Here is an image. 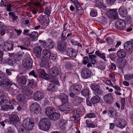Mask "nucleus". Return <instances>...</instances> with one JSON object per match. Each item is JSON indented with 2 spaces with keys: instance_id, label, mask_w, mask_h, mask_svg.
Returning a JSON list of instances; mask_svg holds the SVG:
<instances>
[{
  "instance_id": "1",
  "label": "nucleus",
  "mask_w": 133,
  "mask_h": 133,
  "mask_svg": "<svg viewBox=\"0 0 133 133\" xmlns=\"http://www.w3.org/2000/svg\"><path fill=\"white\" fill-rule=\"evenodd\" d=\"M39 129L44 131L49 130L51 127L49 119L47 118H44L41 119L38 123Z\"/></svg>"
},
{
  "instance_id": "2",
  "label": "nucleus",
  "mask_w": 133,
  "mask_h": 133,
  "mask_svg": "<svg viewBox=\"0 0 133 133\" xmlns=\"http://www.w3.org/2000/svg\"><path fill=\"white\" fill-rule=\"evenodd\" d=\"M82 89L81 85L76 86H70L69 88V95L71 97H73L74 95L80 93V91Z\"/></svg>"
},
{
  "instance_id": "3",
  "label": "nucleus",
  "mask_w": 133,
  "mask_h": 133,
  "mask_svg": "<svg viewBox=\"0 0 133 133\" xmlns=\"http://www.w3.org/2000/svg\"><path fill=\"white\" fill-rule=\"evenodd\" d=\"M9 101L6 99H2L0 101V105L1 108V110L4 111H8L9 109L13 110L14 107L12 105H10Z\"/></svg>"
},
{
  "instance_id": "4",
  "label": "nucleus",
  "mask_w": 133,
  "mask_h": 133,
  "mask_svg": "<svg viewBox=\"0 0 133 133\" xmlns=\"http://www.w3.org/2000/svg\"><path fill=\"white\" fill-rule=\"evenodd\" d=\"M34 123L32 119L29 118L25 119L23 122V127L26 128L28 130H32L34 126Z\"/></svg>"
},
{
  "instance_id": "5",
  "label": "nucleus",
  "mask_w": 133,
  "mask_h": 133,
  "mask_svg": "<svg viewBox=\"0 0 133 133\" xmlns=\"http://www.w3.org/2000/svg\"><path fill=\"white\" fill-rule=\"evenodd\" d=\"M114 124L115 126L123 129L127 125V123L124 119L117 118L116 119Z\"/></svg>"
},
{
  "instance_id": "6",
  "label": "nucleus",
  "mask_w": 133,
  "mask_h": 133,
  "mask_svg": "<svg viewBox=\"0 0 133 133\" xmlns=\"http://www.w3.org/2000/svg\"><path fill=\"white\" fill-rule=\"evenodd\" d=\"M117 9H112L108 10L107 13L108 18L112 19H117L118 18V15L117 12Z\"/></svg>"
},
{
  "instance_id": "7",
  "label": "nucleus",
  "mask_w": 133,
  "mask_h": 133,
  "mask_svg": "<svg viewBox=\"0 0 133 133\" xmlns=\"http://www.w3.org/2000/svg\"><path fill=\"white\" fill-rule=\"evenodd\" d=\"M30 109L31 111L36 114H38L41 112V107L37 102L32 103L31 105Z\"/></svg>"
},
{
  "instance_id": "8",
  "label": "nucleus",
  "mask_w": 133,
  "mask_h": 133,
  "mask_svg": "<svg viewBox=\"0 0 133 133\" xmlns=\"http://www.w3.org/2000/svg\"><path fill=\"white\" fill-rule=\"evenodd\" d=\"M9 122L14 125L18 124L19 123L18 116L16 114H11L9 117Z\"/></svg>"
},
{
  "instance_id": "9",
  "label": "nucleus",
  "mask_w": 133,
  "mask_h": 133,
  "mask_svg": "<svg viewBox=\"0 0 133 133\" xmlns=\"http://www.w3.org/2000/svg\"><path fill=\"white\" fill-rule=\"evenodd\" d=\"M116 28L118 30H123L126 28L125 22L122 19H119L116 23Z\"/></svg>"
},
{
  "instance_id": "10",
  "label": "nucleus",
  "mask_w": 133,
  "mask_h": 133,
  "mask_svg": "<svg viewBox=\"0 0 133 133\" xmlns=\"http://www.w3.org/2000/svg\"><path fill=\"white\" fill-rule=\"evenodd\" d=\"M104 102L108 104H111L113 102L114 99L111 93H109L105 95L103 98Z\"/></svg>"
},
{
  "instance_id": "11",
  "label": "nucleus",
  "mask_w": 133,
  "mask_h": 133,
  "mask_svg": "<svg viewBox=\"0 0 133 133\" xmlns=\"http://www.w3.org/2000/svg\"><path fill=\"white\" fill-rule=\"evenodd\" d=\"M43 97V93L41 91H37L34 94L33 97V99L37 101L41 100Z\"/></svg>"
},
{
  "instance_id": "12",
  "label": "nucleus",
  "mask_w": 133,
  "mask_h": 133,
  "mask_svg": "<svg viewBox=\"0 0 133 133\" xmlns=\"http://www.w3.org/2000/svg\"><path fill=\"white\" fill-rule=\"evenodd\" d=\"M4 62L11 66H15L16 64V60L15 57L14 56L11 58L7 59L4 61Z\"/></svg>"
},
{
  "instance_id": "13",
  "label": "nucleus",
  "mask_w": 133,
  "mask_h": 133,
  "mask_svg": "<svg viewBox=\"0 0 133 133\" xmlns=\"http://www.w3.org/2000/svg\"><path fill=\"white\" fill-rule=\"evenodd\" d=\"M118 11L119 15L122 17H125L127 16V10L125 7L123 6H121L119 8Z\"/></svg>"
},
{
  "instance_id": "14",
  "label": "nucleus",
  "mask_w": 133,
  "mask_h": 133,
  "mask_svg": "<svg viewBox=\"0 0 133 133\" xmlns=\"http://www.w3.org/2000/svg\"><path fill=\"white\" fill-rule=\"evenodd\" d=\"M66 52L68 56L73 58H75L77 54L76 51L71 48L67 49Z\"/></svg>"
},
{
  "instance_id": "15",
  "label": "nucleus",
  "mask_w": 133,
  "mask_h": 133,
  "mask_svg": "<svg viewBox=\"0 0 133 133\" xmlns=\"http://www.w3.org/2000/svg\"><path fill=\"white\" fill-rule=\"evenodd\" d=\"M39 41L41 43H42L44 45V48H47L49 49H51L53 48L54 46V43L51 40H49V41L47 43H45L43 42L42 41L39 40Z\"/></svg>"
},
{
  "instance_id": "16",
  "label": "nucleus",
  "mask_w": 133,
  "mask_h": 133,
  "mask_svg": "<svg viewBox=\"0 0 133 133\" xmlns=\"http://www.w3.org/2000/svg\"><path fill=\"white\" fill-rule=\"evenodd\" d=\"M66 43L65 41H62L58 44V48L61 52H64L66 48Z\"/></svg>"
},
{
  "instance_id": "17",
  "label": "nucleus",
  "mask_w": 133,
  "mask_h": 133,
  "mask_svg": "<svg viewBox=\"0 0 133 133\" xmlns=\"http://www.w3.org/2000/svg\"><path fill=\"white\" fill-rule=\"evenodd\" d=\"M50 73L51 77H55L58 75L59 71L57 67H54L50 69Z\"/></svg>"
},
{
  "instance_id": "18",
  "label": "nucleus",
  "mask_w": 133,
  "mask_h": 133,
  "mask_svg": "<svg viewBox=\"0 0 133 133\" xmlns=\"http://www.w3.org/2000/svg\"><path fill=\"white\" fill-rule=\"evenodd\" d=\"M40 77L43 78L48 79L49 78V75L45 72L44 70L41 69H39L38 71Z\"/></svg>"
},
{
  "instance_id": "19",
  "label": "nucleus",
  "mask_w": 133,
  "mask_h": 133,
  "mask_svg": "<svg viewBox=\"0 0 133 133\" xmlns=\"http://www.w3.org/2000/svg\"><path fill=\"white\" fill-rule=\"evenodd\" d=\"M59 98L63 104H65L68 101V96L64 93L61 94L59 96Z\"/></svg>"
},
{
  "instance_id": "20",
  "label": "nucleus",
  "mask_w": 133,
  "mask_h": 133,
  "mask_svg": "<svg viewBox=\"0 0 133 133\" xmlns=\"http://www.w3.org/2000/svg\"><path fill=\"white\" fill-rule=\"evenodd\" d=\"M81 75L84 78H87L90 76V71L88 68H85L82 71Z\"/></svg>"
},
{
  "instance_id": "21",
  "label": "nucleus",
  "mask_w": 133,
  "mask_h": 133,
  "mask_svg": "<svg viewBox=\"0 0 133 133\" xmlns=\"http://www.w3.org/2000/svg\"><path fill=\"white\" fill-rule=\"evenodd\" d=\"M55 110V108L51 107L49 106L46 107L45 109V112L48 116H49Z\"/></svg>"
},
{
  "instance_id": "22",
  "label": "nucleus",
  "mask_w": 133,
  "mask_h": 133,
  "mask_svg": "<svg viewBox=\"0 0 133 133\" xmlns=\"http://www.w3.org/2000/svg\"><path fill=\"white\" fill-rule=\"evenodd\" d=\"M95 54L98 56L102 59L104 61H106L107 59L106 58L105 53L102 52V51L100 52L99 50L96 51L95 52Z\"/></svg>"
},
{
  "instance_id": "23",
  "label": "nucleus",
  "mask_w": 133,
  "mask_h": 133,
  "mask_svg": "<svg viewBox=\"0 0 133 133\" xmlns=\"http://www.w3.org/2000/svg\"><path fill=\"white\" fill-rule=\"evenodd\" d=\"M42 50V49L39 46L34 47L33 49L34 54L38 57H40Z\"/></svg>"
},
{
  "instance_id": "24",
  "label": "nucleus",
  "mask_w": 133,
  "mask_h": 133,
  "mask_svg": "<svg viewBox=\"0 0 133 133\" xmlns=\"http://www.w3.org/2000/svg\"><path fill=\"white\" fill-rule=\"evenodd\" d=\"M51 52L49 50H44L42 51V57L43 58L48 59L50 57Z\"/></svg>"
},
{
  "instance_id": "25",
  "label": "nucleus",
  "mask_w": 133,
  "mask_h": 133,
  "mask_svg": "<svg viewBox=\"0 0 133 133\" xmlns=\"http://www.w3.org/2000/svg\"><path fill=\"white\" fill-rule=\"evenodd\" d=\"M31 40H30V39L28 37H26L24 38L22 40V43L24 44V45L25 46H29L30 45L32 46L33 45L32 44Z\"/></svg>"
},
{
  "instance_id": "26",
  "label": "nucleus",
  "mask_w": 133,
  "mask_h": 133,
  "mask_svg": "<svg viewBox=\"0 0 133 133\" xmlns=\"http://www.w3.org/2000/svg\"><path fill=\"white\" fill-rule=\"evenodd\" d=\"M26 78L24 76L20 77L18 80V83L19 86L22 87L26 85Z\"/></svg>"
},
{
  "instance_id": "27",
  "label": "nucleus",
  "mask_w": 133,
  "mask_h": 133,
  "mask_svg": "<svg viewBox=\"0 0 133 133\" xmlns=\"http://www.w3.org/2000/svg\"><path fill=\"white\" fill-rule=\"evenodd\" d=\"M59 109L62 111H69L71 109L70 106H67L64 104L60 106L59 107Z\"/></svg>"
},
{
  "instance_id": "28",
  "label": "nucleus",
  "mask_w": 133,
  "mask_h": 133,
  "mask_svg": "<svg viewBox=\"0 0 133 133\" xmlns=\"http://www.w3.org/2000/svg\"><path fill=\"white\" fill-rule=\"evenodd\" d=\"M38 33L36 31H33L30 35V37L32 38L31 42L35 41L37 40Z\"/></svg>"
},
{
  "instance_id": "29",
  "label": "nucleus",
  "mask_w": 133,
  "mask_h": 133,
  "mask_svg": "<svg viewBox=\"0 0 133 133\" xmlns=\"http://www.w3.org/2000/svg\"><path fill=\"white\" fill-rule=\"evenodd\" d=\"M85 123L86 124V127L87 128H94L97 127L96 125H95L92 123L91 120L90 119L86 120Z\"/></svg>"
},
{
  "instance_id": "30",
  "label": "nucleus",
  "mask_w": 133,
  "mask_h": 133,
  "mask_svg": "<svg viewBox=\"0 0 133 133\" xmlns=\"http://www.w3.org/2000/svg\"><path fill=\"white\" fill-rule=\"evenodd\" d=\"M117 56L119 58H123L125 57L126 55V52L123 49H121L118 51L117 53Z\"/></svg>"
},
{
  "instance_id": "31",
  "label": "nucleus",
  "mask_w": 133,
  "mask_h": 133,
  "mask_svg": "<svg viewBox=\"0 0 133 133\" xmlns=\"http://www.w3.org/2000/svg\"><path fill=\"white\" fill-rule=\"evenodd\" d=\"M91 88L95 93L98 94H99V86L97 84H92L91 85Z\"/></svg>"
},
{
  "instance_id": "32",
  "label": "nucleus",
  "mask_w": 133,
  "mask_h": 133,
  "mask_svg": "<svg viewBox=\"0 0 133 133\" xmlns=\"http://www.w3.org/2000/svg\"><path fill=\"white\" fill-rule=\"evenodd\" d=\"M32 65V62L31 59H27L24 63V66L25 68H30Z\"/></svg>"
},
{
  "instance_id": "33",
  "label": "nucleus",
  "mask_w": 133,
  "mask_h": 133,
  "mask_svg": "<svg viewBox=\"0 0 133 133\" xmlns=\"http://www.w3.org/2000/svg\"><path fill=\"white\" fill-rule=\"evenodd\" d=\"M124 47L126 50H130L132 49L133 47V44L130 41H127L125 43Z\"/></svg>"
},
{
  "instance_id": "34",
  "label": "nucleus",
  "mask_w": 133,
  "mask_h": 133,
  "mask_svg": "<svg viewBox=\"0 0 133 133\" xmlns=\"http://www.w3.org/2000/svg\"><path fill=\"white\" fill-rule=\"evenodd\" d=\"M101 98L98 96L96 95L92 97L91 98V101L93 104H96L100 101Z\"/></svg>"
},
{
  "instance_id": "35",
  "label": "nucleus",
  "mask_w": 133,
  "mask_h": 133,
  "mask_svg": "<svg viewBox=\"0 0 133 133\" xmlns=\"http://www.w3.org/2000/svg\"><path fill=\"white\" fill-rule=\"evenodd\" d=\"M60 116V115L59 114L54 112L49 116V118L51 119L56 120L58 119Z\"/></svg>"
},
{
  "instance_id": "36",
  "label": "nucleus",
  "mask_w": 133,
  "mask_h": 133,
  "mask_svg": "<svg viewBox=\"0 0 133 133\" xmlns=\"http://www.w3.org/2000/svg\"><path fill=\"white\" fill-rule=\"evenodd\" d=\"M37 20L40 22H45L46 21V17L45 15H41L38 16Z\"/></svg>"
},
{
  "instance_id": "37",
  "label": "nucleus",
  "mask_w": 133,
  "mask_h": 133,
  "mask_svg": "<svg viewBox=\"0 0 133 133\" xmlns=\"http://www.w3.org/2000/svg\"><path fill=\"white\" fill-rule=\"evenodd\" d=\"M76 9L79 15H81L83 12V9L79 4L75 6Z\"/></svg>"
},
{
  "instance_id": "38",
  "label": "nucleus",
  "mask_w": 133,
  "mask_h": 133,
  "mask_svg": "<svg viewBox=\"0 0 133 133\" xmlns=\"http://www.w3.org/2000/svg\"><path fill=\"white\" fill-rule=\"evenodd\" d=\"M13 45L12 44L9 43L8 42H6L5 43V45L4 49L6 50H10L13 48Z\"/></svg>"
},
{
  "instance_id": "39",
  "label": "nucleus",
  "mask_w": 133,
  "mask_h": 133,
  "mask_svg": "<svg viewBox=\"0 0 133 133\" xmlns=\"http://www.w3.org/2000/svg\"><path fill=\"white\" fill-rule=\"evenodd\" d=\"M47 59L44 58L42 59L41 65L42 67H46L49 65L48 61Z\"/></svg>"
},
{
  "instance_id": "40",
  "label": "nucleus",
  "mask_w": 133,
  "mask_h": 133,
  "mask_svg": "<svg viewBox=\"0 0 133 133\" xmlns=\"http://www.w3.org/2000/svg\"><path fill=\"white\" fill-rule=\"evenodd\" d=\"M110 113L111 116V117L116 116V112L115 109L112 107H110L109 109L108 114Z\"/></svg>"
},
{
  "instance_id": "41",
  "label": "nucleus",
  "mask_w": 133,
  "mask_h": 133,
  "mask_svg": "<svg viewBox=\"0 0 133 133\" xmlns=\"http://www.w3.org/2000/svg\"><path fill=\"white\" fill-rule=\"evenodd\" d=\"M70 43L73 45H77L78 46H80L81 48H82V46L80 43L77 41H76L73 39H72L71 40Z\"/></svg>"
},
{
  "instance_id": "42",
  "label": "nucleus",
  "mask_w": 133,
  "mask_h": 133,
  "mask_svg": "<svg viewBox=\"0 0 133 133\" xmlns=\"http://www.w3.org/2000/svg\"><path fill=\"white\" fill-rule=\"evenodd\" d=\"M89 57L91 59V62H90L91 64H93L95 63L96 62L95 59H94L96 57V55H90L89 56Z\"/></svg>"
},
{
  "instance_id": "43",
  "label": "nucleus",
  "mask_w": 133,
  "mask_h": 133,
  "mask_svg": "<svg viewBox=\"0 0 133 133\" xmlns=\"http://www.w3.org/2000/svg\"><path fill=\"white\" fill-rule=\"evenodd\" d=\"M25 98L24 96L22 94H20L18 95L17 97V100L20 103L22 102H24Z\"/></svg>"
},
{
  "instance_id": "44",
  "label": "nucleus",
  "mask_w": 133,
  "mask_h": 133,
  "mask_svg": "<svg viewBox=\"0 0 133 133\" xmlns=\"http://www.w3.org/2000/svg\"><path fill=\"white\" fill-rule=\"evenodd\" d=\"M89 91L88 89H84L82 92V94L85 97H88L89 95Z\"/></svg>"
},
{
  "instance_id": "45",
  "label": "nucleus",
  "mask_w": 133,
  "mask_h": 133,
  "mask_svg": "<svg viewBox=\"0 0 133 133\" xmlns=\"http://www.w3.org/2000/svg\"><path fill=\"white\" fill-rule=\"evenodd\" d=\"M117 62L120 66L124 65L125 63V61L121 58H119L117 60Z\"/></svg>"
},
{
  "instance_id": "46",
  "label": "nucleus",
  "mask_w": 133,
  "mask_h": 133,
  "mask_svg": "<svg viewBox=\"0 0 133 133\" xmlns=\"http://www.w3.org/2000/svg\"><path fill=\"white\" fill-rule=\"evenodd\" d=\"M8 2L7 0H0V6L5 7L8 4Z\"/></svg>"
},
{
  "instance_id": "47",
  "label": "nucleus",
  "mask_w": 133,
  "mask_h": 133,
  "mask_svg": "<svg viewBox=\"0 0 133 133\" xmlns=\"http://www.w3.org/2000/svg\"><path fill=\"white\" fill-rule=\"evenodd\" d=\"M83 110L82 108H77L76 110V112L77 115H78V116L80 115H83L82 114Z\"/></svg>"
},
{
  "instance_id": "48",
  "label": "nucleus",
  "mask_w": 133,
  "mask_h": 133,
  "mask_svg": "<svg viewBox=\"0 0 133 133\" xmlns=\"http://www.w3.org/2000/svg\"><path fill=\"white\" fill-rule=\"evenodd\" d=\"M51 8L50 7V6H47L45 8V11L44 12V13L49 16L51 14Z\"/></svg>"
},
{
  "instance_id": "49",
  "label": "nucleus",
  "mask_w": 133,
  "mask_h": 133,
  "mask_svg": "<svg viewBox=\"0 0 133 133\" xmlns=\"http://www.w3.org/2000/svg\"><path fill=\"white\" fill-rule=\"evenodd\" d=\"M125 79L127 80H130L133 78V75L131 74H127L124 76Z\"/></svg>"
},
{
  "instance_id": "50",
  "label": "nucleus",
  "mask_w": 133,
  "mask_h": 133,
  "mask_svg": "<svg viewBox=\"0 0 133 133\" xmlns=\"http://www.w3.org/2000/svg\"><path fill=\"white\" fill-rule=\"evenodd\" d=\"M96 116V114L94 113L91 112L87 114L86 116L88 118H92L95 117Z\"/></svg>"
},
{
  "instance_id": "51",
  "label": "nucleus",
  "mask_w": 133,
  "mask_h": 133,
  "mask_svg": "<svg viewBox=\"0 0 133 133\" xmlns=\"http://www.w3.org/2000/svg\"><path fill=\"white\" fill-rule=\"evenodd\" d=\"M72 102L73 103V104L76 106L79 105L80 104L77 101V99L75 97V98L73 97H72Z\"/></svg>"
},
{
  "instance_id": "52",
  "label": "nucleus",
  "mask_w": 133,
  "mask_h": 133,
  "mask_svg": "<svg viewBox=\"0 0 133 133\" xmlns=\"http://www.w3.org/2000/svg\"><path fill=\"white\" fill-rule=\"evenodd\" d=\"M103 4L100 0H96V6L99 8L102 7Z\"/></svg>"
},
{
  "instance_id": "53",
  "label": "nucleus",
  "mask_w": 133,
  "mask_h": 133,
  "mask_svg": "<svg viewBox=\"0 0 133 133\" xmlns=\"http://www.w3.org/2000/svg\"><path fill=\"white\" fill-rule=\"evenodd\" d=\"M55 89V85L53 84H50L48 85L47 90L49 91L54 90Z\"/></svg>"
},
{
  "instance_id": "54",
  "label": "nucleus",
  "mask_w": 133,
  "mask_h": 133,
  "mask_svg": "<svg viewBox=\"0 0 133 133\" xmlns=\"http://www.w3.org/2000/svg\"><path fill=\"white\" fill-rule=\"evenodd\" d=\"M90 15L92 17H95L97 15V12L96 10H94L90 13Z\"/></svg>"
},
{
  "instance_id": "55",
  "label": "nucleus",
  "mask_w": 133,
  "mask_h": 133,
  "mask_svg": "<svg viewBox=\"0 0 133 133\" xmlns=\"http://www.w3.org/2000/svg\"><path fill=\"white\" fill-rule=\"evenodd\" d=\"M26 92H28L30 94H31L33 92V91L30 87H26L25 89L24 90Z\"/></svg>"
},
{
  "instance_id": "56",
  "label": "nucleus",
  "mask_w": 133,
  "mask_h": 133,
  "mask_svg": "<svg viewBox=\"0 0 133 133\" xmlns=\"http://www.w3.org/2000/svg\"><path fill=\"white\" fill-rule=\"evenodd\" d=\"M5 43L3 40H0V48L1 47L2 49H4L5 45Z\"/></svg>"
},
{
  "instance_id": "57",
  "label": "nucleus",
  "mask_w": 133,
  "mask_h": 133,
  "mask_svg": "<svg viewBox=\"0 0 133 133\" xmlns=\"http://www.w3.org/2000/svg\"><path fill=\"white\" fill-rule=\"evenodd\" d=\"M29 131L26 128H24L23 127V128L21 129L20 131L21 133H29Z\"/></svg>"
},
{
  "instance_id": "58",
  "label": "nucleus",
  "mask_w": 133,
  "mask_h": 133,
  "mask_svg": "<svg viewBox=\"0 0 133 133\" xmlns=\"http://www.w3.org/2000/svg\"><path fill=\"white\" fill-rule=\"evenodd\" d=\"M8 133H14L15 130L11 127H9L7 128Z\"/></svg>"
},
{
  "instance_id": "59",
  "label": "nucleus",
  "mask_w": 133,
  "mask_h": 133,
  "mask_svg": "<svg viewBox=\"0 0 133 133\" xmlns=\"http://www.w3.org/2000/svg\"><path fill=\"white\" fill-rule=\"evenodd\" d=\"M109 77L113 81H115L114 75V74L111 73L109 74Z\"/></svg>"
},
{
  "instance_id": "60",
  "label": "nucleus",
  "mask_w": 133,
  "mask_h": 133,
  "mask_svg": "<svg viewBox=\"0 0 133 133\" xmlns=\"http://www.w3.org/2000/svg\"><path fill=\"white\" fill-rule=\"evenodd\" d=\"M88 59L89 58L88 57H84L82 61L84 65H86L87 63V61L88 60Z\"/></svg>"
},
{
  "instance_id": "61",
  "label": "nucleus",
  "mask_w": 133,
  "mask_h": 133,
  "mask_svg": "<svg viewBox=\"0 0 133 133\" xmlns=\"http://www.w3.org/2000/svg\"><path fill=\"white\" fill-rule=\"evenodd\" d=\"M67 122L66 120H60V124L61 126H64L66 124Z\"/></svg>"
},
{
  "instance_id": "62",
  "label": "nucleus",
  "mask_w": 133,
  "mask_h": 133,
  "mask_svg": "<svg viewBox=\"0 0 133 133\" xmlns=\"http://www.w3.org/2000/svg\"><path fill=\"white\" fill-rule=\"evenodd\" d=\"M57 57V55L56 54L53 53L51 54L50 56L51 59L52 60H55L56 59Z\"/></svg>"
},
{
  "instance_id": "63",
  "label": "nucleus",
  "mask_w": 133,
  "mask_h": 133,
  "mask_svg": "<svg viewBox=\"0 0 133 133\" xmlns=\"http://www.w3.org/2000/svg\"><path fill=\"white\" fill-rule=\"evenodd\" d=\"M105 41H107L109 44H111L112 43V40L111 38L110 37H108L105 39Z\"/></svg>"
},
{
  "instance_id": "64",
  "label": "nucleus",
  "mask_w": 133,
  "mask_h": 133,
  "mask_svg": "<svg viewBox=\"0 0 133 133\" xmlns=\"http://www.w3.org/2000/svg\"><path fill=\"white\" fill-rule=\"evenodd\" d=\"M5 33L4 28L3 27L0 29V34L1 35H4Z\"/></svg>"
}]
</instances>
